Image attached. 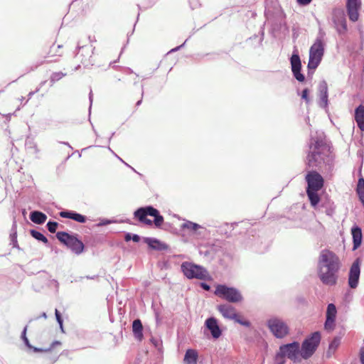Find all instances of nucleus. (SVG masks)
I'll use <instances>...</instances> for the list:
<instances>
[{
	"instance_id": "nucleus-1",
	"label": "nucleus",
	"mask_w": 364,
	"mask_h": 364,
	"mask_svg": "<svg viewBox=\"0 0 364 364\" xmlns=\"http://www.w3.org/2000/svg\"><path fill=\"white\" fill-rule=\"evenodd\" d=\"M340 267V259L336 253L328 249H324L320 252L318 275L323 284L328 286L336 284Z\"/></svg>"
},
{
	"instance_id": "nucleus-2",
	"label": "nucleus",
	"mask_w": 364,
	"mask_h": 364,
	"mask_svg": "<svg viewBox=\"0 0 364 364\" xmlns=\"http://www.w3.org/2000/svg\"><path fill=\"white\" fill-rule=\"evenodd\" d=\"M306 164L309 168H318L330 171L333 166V159L329 149L321 141H316L309 146V152L306 156Z\"/></svg>"
},
{
	"instance_id": "nucleus-3",
	"label": "nucleus",
	"mask_w": 364,
	"mask_h": 364,
	"mask_svg": "<svg viewBox=\"0 0 364 364\" xmlns=\"http://www.w3.org/2000/svg\"><path fill=\"white\" fill-rule=\"evenodd\" d=\"M134 216L139 223L149 226L154 224L156 228H161L164 221L159 211L152 206L138 208L134 211Z\"/></svg>"
},
{
	"instance_id": "nucleus-4",
	"label": "nucleus",
	"mask_w": 364,
	"mask_h": 364,
	"mask_svg": "<svg viewBox=\"0 0 364 364\" xmlns=\"http://www.w3.org/2000/svg\"><path fill=\"white\" fill-rule=\"evenodd\" d=\"M56 237L76 255H80L84 251L83 242L73 235H70L65 232H58Z\"/></svg>"
},
{
	"instance_id": "nucleus-5",
	"label": "nucleus",
	"mask_w": 364,
	"mask_h": 364,
	"mask_svg": "<svg viewBox=\"0 0 364 364\" xmlns=\"http://www.w3.org/2000/svg\"><path fill=\"white\" fill-rule=\"evenodd\" d=\"M214 294L231 303L240 302L243 299L241 293L237 289L223 284H218L215 287Z\"/></svg>"
},
{
	"instance_id": "nucleus-6",
	"label": "nucleus",
	"mask_w": 364,
	"mask_h": 364,
	"mask_svg": "<svg viewBox=\"0 0 364 364\" xmlns=\"http://www.w3.org/2000/svg\"><path fill=\"white\" fill-rule=\"evenodd\" d=\"M181 269L184 275L188 279H206L209 277L208 271L201 266L191 262H183Z\"/></svg>"
},
{
	"instance_id": "nucleus-7",
	"label": "nucleus",
	"mask_w": 364,
	"mask_h": 364,
	"mask_svg": "<svg viewBox=\"0 0 364 364\" xmlns=\"http://www.w3.org/2000/svg\"><path fill=\"white\" fill-rule=\"evenodd\" d=\"M324 53L323 41L321 39H316L311 46L309 50V60L308 68L315 70L320 64Z\"/></svg>"
},
{
	"instance_id": "nucleus-8",
	"label": "nucleus",
	"mask_w": 364,
	"mask_h": 364,
	"mask_svg": "<svg viewBox=\"0 0 364 364\" xmlns=\"http://www.w3.org/2000/svg\"><path fill=\"white\" fill-rule=\"evenodd\" d=\"M321 341L318 332H314L311 337L306 338L302 343L301 356L304 359L310 358L316 351Z\"/></svg>"
},
{
	"instance_id": "nucleus-9",
	"label": "nucleus",
	"mask_w": 364,
	"mask_h": 364,
	"mask_svg": "<svg viewBox=\"0 0 364 364\" xmlns=\"http://www.w3.org/2000/svg\"><path fill=\"white\" fill-rule=\"evenodd\" d=\"M268 327L277 338H283L289 333L287 324L282 320L274 318L268 321Z\"/></svg>"
},
{
	"instance_id": "nucleus-10",
	"label": "nucleus",
	"mask_w": 364,
	"mask_h": 364,
	"mask_svg": "<svg viewBox=\"0 0 364 364\" xmlns=\"http://www.w3.org/2000/svg\"><path fill=\"white\" fill-rule=\"evenodd\" d=\"M305 179L308 184L306 189L319 191L323 188L324 184L323 178L316 171H309L306 175Z\"/></svg>"
},
{
	"instance_id": "nucleus-11",
	"label": "nucleus",
	"mask_w": 364,
	"mask_h": 364,
	"mask_svg": "<svg viewBox=\"0 0 364 364\" xmlns=\"http://www.w3.org/2000/svg\"><path fill=\"white\" fill-rule=\"evenodd\" d=\"M280 350L284 353L286 356L294 362L300 361L301 350H299V344L297 342L284 345L280 347Z\"/></svg>"
},
{
	"instance_id": "nucleus-12",
	"label": "nucleus",
	"mask_w": 364,
	"mask_h": 364,
	"mask_svg": "<svg viewBox=\"0 0 364 364\" xmlns=\"http://www.w3.org/2000/svg\"><path fill=\"white\" fill-rule=\"evenodd\" d=\"M361 0H347L346 10L349 19L355 22L358 20L359 11L361 9Z\"/></svg>"
},
{
	"instance_id": "nucleus-13",
	"label": "nucleus",
	"mask_w": 364,
	"mask_h": 364,
	"mask_svg": "<svg viewBox=\"0 0 364 364\" xmlns=\"http://www.w3.org/2000/svg\"><path fill=\"white\" fill-rule=\"evenodd\" d=\"M360 269L359 259H357L351 265L349 275H348V284L350 288L355 289L358 287Z\"/></svg>"
},
{
	"instance_id": "nucleus-14",
	"label": "nucleus",
	"mask_w": 364,
	"mask_h": 364,
	"mask_svg": "<svg viewBox=\"0 0 364 364\" xmlns=\"http://www.w3.org/2000/svg\"><path fill=\"white\" fill-rule=\"evenodd\" d=\"M336 308L333 304H329L326 311V319L324 324L326 330L331 331L336 326Z\"/></svg>"
},
{
	"instance_id": "nucleus-15",
	"label": "nucleus",
	"mask_w": 364,
	"mask_h": 364,
	"mask_svg": "<svg viewBox=\"0 0 364 364\" xmlns=\"http://www.w3.org/2000/svg\"><path fill=\"white\" fill-rule=\"evenodd\" d=\"M333 22L339 32H346L347 31V23L343 9H336L333 11Z\"/></svg>"
},
{
	"instance_id": "nucleus-16",
	"label": "nucleus",
	"mask_w": 364,
	"mask_h": 364,
	"mask_svg": "<svg viewBox=\"0 0 364 364\" xmlns=\"http://www.w3.org/2000/svg\"><path fill=\"white\" fill-rule=\"evenodd\" d=\"M217 309L225 318L233 320L237 318L235 308L230 304H220L218 306Z\"/></svg>"
},
{
	"instance_id": "nucleus-17",
	"label": "nucleus",
	"mask_w": 364,
	"mask_h": 364,
	"mask_svg": "<svg viewBox=\"0 0 364 364\" xmlns=\"http://www.w3.org/2000/svg\"><path fill=\"white\" fill-rule=\"evenodd\" d=\"M205 326L210 331L214 338H218L221 336V330L218 324L217 320L213 318H209L205 321Z\"/></svg>"
},
{
	"instance_id": "nucleus-18",
	"label": "nucleus",
	"mask_w": 364,
	"mask_h": 364,
	"mask_svg": "<svg viewBox=\"0 0 364 364\" xmlns=\"http://www.w3.org/2000/svg\"><path fill=\"white\" fill-rule=\"evenodd\" d=\"M92 49L91 46H82L79 48L77 53V57L80 59L81 63L86 64L90 62V59L92 57Z\"/></svg>"
},
{
	"instance_id": "nucleus-19",
	"label": "nucleus",
	"mask_w": 364,
	"mask_h": 364,
	"mask_svg": "<svg viewBox=\"0 0 364 364\" xmlns=\"http://www.w3.org/2000/svg\"><path fill=\"white\" fill-rule=\"evenodd\" d=\"M59 215L62 218H70L80 223H85L86 221L85 216L73 211H61Z\"/></svg>"
},
{
	"instance_id": "nucleus-20",
	"label": "nucleus",
	"mask_w": 364,
	"mask_h": 364,
	"mask_svg": "<svg viewBox=\"0 0 364 364\" xmlns=\"http://www.w3.org/2000/svg\"><path fill=\"white\" fill-rule=\"evenodd\" d=\"M351 234L353 236V249L355 250L358 249L362 242V230L359 227H353L351 229Z\"/></svg>"
},
{
	"instance_id": "nucleus-21",
	"label": "nucleus",
	"mask_w": 364,
	"mask_h": 364,
	"mask_svg": "<svg viewBox=\"0 0 364 364\" xmlns=\"http://www.w3.org/2000/svg\"><path fill=\"white\" fill-rule=\"evenodd\" d=\"M355 120L359 129L364 131V106L360 105L355 110Z\"/></svg>"
},
{
	"instance_id": "nucleus-22",
	"label": "nucleus",
	"mask_w": 364,
	"mask_h": 364,
	"mask_svg": "<svg viewBox=\"0 0 364 364\" xmlns=\"http://www.w3.org/2000/svg\"><path fill=\"white\" fill-rule=\"evenodd\" d=\"M24 342L26 343V345L29 348H32L34 352L36 353H38V352H41V353H48V352H50L52 351V350L55 347V346H60L61 343L59 341H54L52 343V344L50 345V347L48 348H36V347H33L30 343H29V341L28 339L27 338V337H25L24 338Z\"/></svg>"
},
{
	"instance_id": "nucleus-23",
	"label": "nucleus",
	"mask_w": 364,
	"mask_h": 364,
	"mask_svg": "<svg viewBox=\"0 0 364 364\" xmlns=\"http://www.w3.org/2000/svg\"><path fill=\"white\" fill-rule=\"evenodd\" d=\"M198 353L194 349H188L186 352L183 363L184 364H197Z\"/></svg>"
},
{
	"instance_id": "nucleus-24",
	"label": "nucleus",
	"mask_w": 364,
	"mask_h": 364,
	"mask_svg": "<svg viewBox=\"0 0 364 364\" xmlns=\"http://www.w3.org/2000/svg\"><path fill=\"white\" fill-rule=\"evenodd\" d=\"M145 242L153 250H164L167 249V245L161 242L159 240L154 238L147 237L145 239Z\"/></svg>"
},
{
	"instance_id": "nucleus-25",
	"label": "nucleus",
	"mask_w": 364,
	"mask_h": 364,
	"mask_svg": "<svg viewBox=\"0 0 364 364\" xmlns=\"http://www.w3.org/2000/svg\"><path fill=\"white\" fill-rule=\"evenodd\" d=\"M132 331L134 333V335L136 339L139 341H141L144 336H143V326L139 319H136L133 321L132 323Z\"/></svg>"
},
{
	"instance_id": "nucleus-26",
	"label": "nucleus",
	"mask_w": 364,
	"mask_h": 364,
	"mask_svg": "<svg viewBox=\"0 0 364 364\" xmlns=\"http://www.w3.org/2000/svg\"><path fill=\"white\" fill-rule=\"evenodd\" d=\"M30 219L33 223L38 225H41L46 222L47 216L42 212L33 211L31 213Z\"/></svg>"
},
{
	"instance_id": "nucleus-27",
	"label": "nucleus",
	"mask_w": 364,
	"mask_h": 364,
	"mask_svg": "<svg viewBox=\"0 0 364 364\" xmlns=\"http://www.w3.org/2000/svg\"><path fill=\"white\" fill-rule=\"evenodd\" d=\"M318 191H313L306 189V194L310 200V203L313 207H316L320 202V197L318 194Z\"/></svg>"
},
{
	"instance_id": "nucleus-28",
	"label": "nucleus",
	"mask_w": 364,
	"mask_h": 364,
	"mask_svg": "<svg viewBox=\"0 0 364 364\" xmlns=\"http://www.w3.org/2000/svg\"><path fill=\"white\" fill-rule=\"evenodd\" d=\"M356 191L359 196L360 200L364 205V178H360L358 179Z\"/></svg>"
},
{
	"instance_id": "nucleus-29",
	"label": "nucleus",
	"mask_w": 364,
	"mask_h": 364,
	"mask_svg": "<svg viewBox=\"0 0 364 364\" xmlns=\"http://www.w3.org/2000/svg\"><path fill=\"white\" fill-rule=\"evenodd\" d=\"M290 62L291 65V70L301 69V60L298 54L294 53L291 57Z\"/></svg>"
},
{
	"instance_id": "nucleus-30",
	"label": "nucleus",
	"mask_w": 364,
	"mask_h": 364,
	"mask_svg": "<svg viewBox=\"0 0 364 364\" xmlns=\"http://www.w3.org/2000/svg\"><path fill=\"white\" fill-rule=\"evenodd\" d=\"M320 92H321V96H320L321 100L326 105L327 102H328V88H327V85L325 82H323L322 85H321Z\"/></svg>"
},
{
	"instance_id": "nucleus-31",
	"label": "nucleus",
	"mask_w": 364,
	"mask_h": 364,
	"mask_svg": "<svg viewBox=\"0 0 364 364\" xmlns=\"http://www.w3.org/2000/svg\"><path fill=\"white\" fill-rule=\"evenodd\" d=\"M31 235L36 240L42 241L43 243L47 244L48 242V239L40 232L32 230H31Z\"/></svg>"
},
{
	"instance_id": "nucleus-32",
	"label": "nucleus",
	"mask_w": 364,
	"mask_h": 364,
	"mask_svg": "<svg viewBox=\"0 0 364 364\" xmlns=\"http://www.w3.org/2000/svg\"><path fill=\"white\" fill-rule=\"evenodd\" d=\"M182 228L183 229H187V230H191V231H196L200 227L197 223H193V222H191V221H187V222H186L185 223H183L182 225Z\"/></svg>"
},
{
	"instance_id": "nucleus-33",
	"label": "nucleus",
	"mask_w": 364,
	"mask_h": 364,
	"mask_svg": "<svg viewBox=\"0 0 364 364\" xmlns=\"http://www.w3.org/2000/svg\"><path fill=\"white\" fill-rule=\"evenodd\" d=\"M285 357L286 355L284 354V353L281 352V350H279V352L275 356V364H284Z\"/></svg>"
},
{
	"instance_id": "nucleus-34",
	"label": "nucleus",
	"mask_w": 364,
	"mask_h": 364,
	"mask_svg": "<svg viewBox=\"0 0 364 364\" xmlns=\"http://www.w3.org/2000/svg\"><path fill=\"white\" fill-rule=\"evenodd\" d=\"M233 320L235 322H237L244 326H246V327L250 326V322L249 321L243 319V318L238 314H237V318H234Z\"/></svg>"
},
{
	"instance_id": "nucleus-35",
	"label": "nucleus",
	"mask_w": 364,
	"mask_h": 364,
	"mask_svg": "<svg viewBox=\"0 0 364 364\" xmlns=\"http://www.w3.org/2000/svg\"><path fill=\"white\" fill-rule=\"evenodd\" d=\"M65 76V74L62 72H55L53 73L50 76V81L52 82H55L56 81L60 80Z\"/></svg>"
},
{
	"instance_id": "nucleus-36",
	"label": "nucleus",
	"mask_w": 364,
	"mask_h": 364,
	"mask_svg": "<svg viewBox=\"0 0 364 364\" xmlns=\"http://www.w3.org/2000/svg\"><path fill=\"white\" fill-rule=\"evenodd\" d=\"M294 77L299 82H304L305 80L304 75L301 73V70H292Z\"/></svg>"
},
{
	"instance_id": "nucleus-37",
	"label": "nucleus",
	"mask_w": 364,
	"mask_h": 364,
	"mask_svg": "<svg viewBox=\"0 0 364 364\" xmlns=\"http://www.w3.org/2000/svg\"><path fill=\"white\" fill-rule=\"evenodd\" d=\"M58 225V223L56 222L49 221L47 223L48 230H49V232H50L52 233L55 232Z\"/></svg>"
},
{
	"instance_id": "nucleus-38",
	"label": "nucleus",
	"mask_w": 364,
	"mask_h": 364,
	"mask_svg": "<svg viewBox=\"0 0 364 364\" xmlns=\"http://www.w3.org/2000/svg\"><path fill=\"white\" fill-rule=\"evenodd\" d=\"M55 314L56 319H57L60 328H62L63 327V319H62L61 315L58 309H55Z\"/></svg>"
},
{
	"instance_id": "nucleus-39",
	"label": "nucleus",
	"mask_w": 364,
	"mask_h": 364,
	"mask_svg": "<svg viewBox=\"0 0 364 364\" xmlns=\"http://www.w3.org/2000/svg\"><path fill=\"white\" fill-rule=\"evenodd\" d=\"M301 97L302 99H304L306 102H309V90L308 89H304L303 91H302V94H301Z\"/></svg>"
},
{
	"instance_id": "nucleus-40",
	"label": "nucleus",
	"mask_w": 364,
	"mask_h": 364,
	"mask_svg": "<svg viewBox=\"0 0 364 364\" xmlns=\"http://www.w3.org/2000/svg\"><path fill=\"white\" fill-rule=\"evenodd\" d=\"M297 2L300 4V5H307L309 4V3H311V1L312 0H296Z\"/></svg>"
},
{
	"instance_id": "nucleus-41",
	"label": "nucleus",
	"mask_w": 364,
	"mask_h": 364,
	"mask_svg": "<svg viewBox=\"0 0 364 364\" xmlns=\"http://www.w3.org/2000/svg\"><path fill=\"white\" fill-rule=\"evenodd\" d=\"M360 362L364 364V348H362L360 351Z\"/></svg>"
},
{
	"instance_id": "nucleus-42",
	"label": "nucleus",
	"mask_w": 364,
	"mask_h": 364,
	"mask_svg": "<svg viewBox=\"0 0 364 364\" xmlns=\"http://www.w3.org/2000/svg\"><path fill=\"white\" fill-rule=\"evenodd\" d=\"M132 240L135 242H138L140 240V237L137 235H134L132 237Z\"/></svg>"
},
{
	"instance_id": "nucleus-43",
	"label": "nucleus",
	"mask_w": 364,
	"mask_h": 364,
	"mask_svg": "<svg viewBox=\"0 0 364 364\" xmlns=\"http://www.w3.org/2000/svg\"><path fill=\"white\" fill-rule=\"evenodd\" d=\"M201 287L203 289L205 290H209L210 289V286L205 283H202L201 284Z\"/></svg>"
},
{
	"instance_id": "nucleus-44",
	"label": "nucleus",
	"mask_w": 364,
	"mask_h": 364,
	"mask_svg": "<svg viewBox=\"0 0 364 364\" xmlns=\"http://www.w3.org/2000/svg\"><path fill=\"white\" fill-rule=\"evenodd\" d=\"M132 236L129 233H127L126 235H125V237H124V240L125 241L128 242L131 239H132Z\"/></svg>"
},
{
	"instance_id": "nucleus-45",
	"label": "nucleus",
	"mask_w": 364,
	"mask_h": 364,
	"mask_svg": "<svg viewBox=\"0 0 364 364\" xmlns=\"http://www.w3.org/2000/svg\"><path fill=\"white\" fill-rule=\"evenodd\" d=\"M26 328H25L24 330H23V335H22V337H23V340H24V338L26 337Z\"/></svg>"
},
{
	"instance_id": "nucleus-46",
	"label": "nucleus",
	"mask_w": 364,
	"mask_h": 364,
	"mask_svg": "<svg viewBox=\"0 0 364 364\" xmlns=\"http://www.w3.org/2000/svg\"><path fill=\"white\" fill-rule=\"evenodd\" d=\"M62 47H63V46H60V45H58V48H61Z\"/></svg>"
},
{
	"instance_id": "nucleus-47",
	"label": "nucleus",
	"mask_w": 364,
	"mask_h": 364,
	"mask_svg": "<svg viewBox=\"0 0 364 364\" xmlns=\"http://www.w3.org/2000/svg\"><path fill=\"white\" fill-rule=\"evenodd\" d=\"M140 102H141V100L138 101L136 105H139L140 104Z\"/></svg>"
},
{
	"instance_id": "nucleus-48",
	"label": "nucleus",
	"mask_w": 364,
	"mask_h": 364,
	"mask_svg": "<svg viewBox=\"0 0 364 364\" xmlns=\"http://www.w3.org/2000/svg\"><path fill=\"white\" fill-rule=\"evenodd\" d=\"M43 316H44L45 318H46V314L45 313H43Z\"/></svg>"
},
{
	"instance_id": "nucleus-49",
	"label": "nucleus",
	"mask_w": 364,
	"mask_h": 364,
	"mask_svg": "<svg viewBox=\"0 0 364 364\" xmlns=\"http://www.w3.org/2000/svg\"><path fill=\"white\" fill-rule=\"evenodd\" d=\"M58 55H63V53H58Z\"/></svg>"
}]
</instances>
